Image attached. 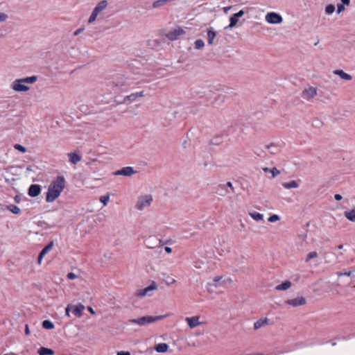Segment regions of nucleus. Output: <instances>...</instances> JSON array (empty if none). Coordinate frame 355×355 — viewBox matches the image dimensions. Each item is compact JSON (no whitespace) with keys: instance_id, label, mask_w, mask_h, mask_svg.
Listing matches in <instances>:
<instances>
[{"instance_id":"nucleus-32","label":"nucleus","mask_w":355,"mask_h":355,"mask_svg":"<svg viewBox=\"0 0 355 355\" xmlns=\"http://www.w3.org/2000/svg\"><path fill=\"white\" fill-rule=\"evenodd\" d=\"M38 79V77L37 76H32L30 77L24 78V83L26 84H33L35 83Z\"/></svg>"},{"instance_id":"nucleus-56","label":"nucleus","mask_w":355,"mask_h":355,"mask_svg":"<svg viewBox=\"0 0 355 355\" xmlns=\"http://www.w3.org/2000/svg\"><path fill=\"white\" fill-rule=\"evenodd\" d=\"M164 250H165V252L167 253H171L172 252V249L170 247H165Z\"/></svg>"},{"instance_id":"nucleus-46","label":"nucleus","mask_w":355,"mask_h":355,"mask_svg":"<svg viewBox=\"0 0 355 355\" xmlns=\"http://www.w3.org/2000/svg\"><path fill=\"white\" fill-rule=\"evenodd\" d=\"M71 304H68L65 309V315L67 316H69V312L71 311Z\"/></svg>"},{"instance_id":"nucleus-23","label":"nucleus","mask_w":355,"mask_h":355,"mask_svg":"<svg viewBox=\"0 0 355 355\" xmlns=\"http://www.w3.org/2000/svg\"><path fill=\"white\" fill-rule=\"evenodd\" d=\"M12 88L15 91L22 92V78L15 80L12 85Z\"/></svg>"},{"instance_id":"nucleus-38","label":"nucleus","mask_w":355,"mask_h":355,"mask_svg":"<svg viewBox=\"0 0 355 355\" xmlns=\"http://www.w3.org/2000/svg\"><path fill=\"white\" fill-rule=\"evenodd\" d=\"M335 10V6L333 4H329L325 8V12L328 15L332 14Z\"/></svg>"},{"instance_id":"nucleus-36","label":"nucleus","mask_w":355,"mask_h":355,"mask_svg":"<svg viewBox=\"0 0 355 355\" xmlns=\"http://www.w3.org/2000/svg\"><path fill=\"white\" fill-rule=\"evenodd\" d=\"M205 46V43L203 42L202 40H197L196 42H195V44H194V47L196 49H202L203 46Z\"/></svg>"},{"instance_id":"nucleus-16","label":"nucleus","mask_w":355,"mask_h":355,"mask_svg":"<svg viewBox=\"0 0 355 355\" xmlns=\"http://www.w3.org/2000/svg\"><path fill=\"white\" fill-rule=\"evenodd\" d=\"M67 155H68L69 162L72 164H76L82 159V156L80 154H78V153H77L76 152L69 153L67 154Z\"/></svg>"},{"instance_id":"nucleus-49","label":"nucleus","mask_w":355,"mask_h":355,"mask_svg":"<svg viewBox=\"0 0 355 355\" xmlns=\"http://www.w3.org/2000/svg\"><path fill=\"white\" fill-rule=\"evenodd\" d=\"M244 15V11L243 10H241L236 13H234V17H241Z\"/></svg>"},{"instance_id":"nucleus-43","label":"nucleus","mask_w":355,"mask_h":355,"mask_svg":"<svg viewBox=\"0 0 355 355\" xmlns=\"http://www.w3.org/2000/svg\"><path fill=\"white\" fill-rule=\"evenodd\" d=\"M279 219V217L278 215H276V214H273L272 216H270L269 218H268V221L270 222V223H274V222H276Z\"/></svg>"},{"instance_id":"nucleus-2","label":"nucleus","mask_w":355,"mask_h":355,"mask_svg":"<svg viewBox=\"0 0 355 355\" xmlns=\"http://www.w3.org/2000/svg\"><path fill=\"white\" fill-rule=\"evenodd\" d=\"M168 315H157V316H143L137 319H130L129 320V323L130 324H136L139 326H145L148 324L153 323L155 322H157L158 320H160L162 319H164L166 318Z\"/></svg>"},{"instance_id":"nucleus-19","label":"nucleus","mask_w":355,"mask_h":355,"mask_svg":"<svg viewBox=\"0 0 355 355\" xmlns=\"http://www.w3.org/2000/svg\"><path fill=\"white\" fill-rule=\"evenodd\" d=\"M144 96V94L143 91L139 92L132 93L128 96H126L124 98V101H134L136 100V98L137 97H142Z\"/></svg>"},{"instance_id":"nucleus-63","label":"nucleus","mask_w":355,"mask_h":355,"mask_svg":"<svg viewBox=\"0 0 355 355\" xmlns=\"http://www.w3.org/2000/svg\"><path fill=\"white\" fill-rule=\"evenodd\" d=\"M343 248V245L340 244L338 246V249L341 250Z\"/></svg>"},{"instance_id":"nucleus-11","label":"nucleus","mask_w":355,"mask_h":355,"mask_svg":"<svg viewBox=\"0 0 355 355\" xmlns=\"http://www.w3.org/2000/svg\"><path fill=\"white\" fill-rule=\"evenodd\" d=\"M317 94V89L315 87H310L307 89H305L302 92V96L306 100H310L313 98Z\"/></svg>"},{"instance_id":"nucleus-24","label":"nucleus","mask_w":355,"mask_h":355,"mask_svg":"<svg viewBox=\"0 0 355 355\" xmlns=\"http://www.w3.org/2000/svg\"><path fill=\"white\" fill-rule=\"evenodd\" d=\"M291 286V283L290 281H285L282 282L281 284L277 285L275 287V289L277 291H286Z\"/></svg>"},{"instance_id":"nucleus-47","label":"nucleus","mask_w":355,"mask_h":355,"mask_svg":"<svg viewBox=\"0 0 355 355\" xmlns=\"http://www.w3.org/2000/svg\"><path fill=\"white\" fill-rule=\"evenodd\" d=\"M77 277V275L76 274H74L73 272H69L67 274V278L69 279H76Z\"/></svg>"},{"instance_id":"nucleus-8","label":"nucleus","mask_w":355,"mask_h":355,"mask_svg":"<svg viewBox=\"0 0 355 355\" xmlns=\"http://www.w3.org/2000/svg\"><path fill=\"white\" fill-rule=\"evenodd\" d=\"M184 34V31L181 28H177L174 30L168 32L166 34V37L168 40L173 41L177 40L178 36Z\"/></svg>"},{"instance_id":"nucleus-59","label":"nucleus","mask_w":355,"mask_h":355,"mask_svg":"<svg viewBox=\"0 0 355 355\" xmlns=\"http://www.w3.org/2000/svg\"><path fill=\"white\" fill-rule=\"evenodd\" d=\"M220 279H221V277H220V276H216V277H215L214 278V282H217L220 281Z\"/></svg>"},{"instance_id":"nucleus-48","label":"nucleus","mask_w":355,"mask_h":355,"mask_svg":"<svg viewBox=\"0 0 355 355\" xmlns=\"http://www.w3.org/2000/svg\"><path fill=\"white\" fill-rule=\"evenodd\" d=\"M225 185V187H227L230 188V189H231L230 192L234 191V187H233L231 182H227Z\"/></svg>"},{"instance_id":"nucleus-55","label":"nucleus","mask_w":355,"mask_h":355,"mask_svg":"<svg viewBox=\"0 0 355 355\" xmlns=\"http://www.w3.org/2000/svg\"><path fill=\"white\" fill-rule=\"evenodd\" d=\"M344 6L343 5H338V12H340L342 10H344Z\"/></svg>"},{"instance_id":"nucleus-7","label":"nucleus","mask_w":355,"mask_h":355,"mask_svg":"<svg viewBox=\"0 0 355 355\" xmlns=\"http://www.w3.org/2000/svg\"><path fill=\"white\" fill-rule=\"evenodd\" d=\"M136 173V171L131 166H125L114 172L116 175L131 176Z\"/></svg>"},{"instance_id":"nucleus-52","label":"nucleus","mask_w":355,"mask_h":355,"mask_svg":"<svg viewBox=\"0 0 355 355\" xmlns=\"http://www.w3.org/2000/svg\"><path fill=\"white\" fill-rule=\"evenodd\" d=\"M117 355H130V354L128 352L121 351L117 352Z\"/></svg>"},{"instance_id":"nucleus-9","label":"nucleus","mask_w":355,"mask_h":355,"mask_svg":"<svg viewBox=\"0 0 355 355\" xmlns=\"http://www.w3.org/2000/svg\"><path fill=\"white\" fill-rule=\"evenodd\" d=\"M199 319L200 316L187 317L185 321L191 329H193L202 324Z\"/></svg>"},{"instance_id":"nucleus-53","label":"nucleus","mask_w":355,"mask_h":355,"mask_svg":"<svg viewBox=\"0 0 355 355\" xmlns=\"http://www.w3.org/2000/svg\"><path fill=\"white\" fill-rule=\"evenodd\" d=\"M15 148L17 149L18 150L22 152V145L21 144H15Z\"/></svg>"},{"instance_id":"nucleus-3","label":"nucleus","mask_w":355,"mask_h":355,"mask_svg":"<svg viewBox=\"0 0 355 355\" xmlns=\"http://www.w3.org/2000/svg\"><path fill=\"white\" fill-rule=\"evenodd\" d=\"M152 200L153 198L150 195L141 196L137 200L136 207L139 210H143L144 208L150 206Z\"/></svg>"},{"instance_id":"nucleus-50","label":"nucleus","mask_w":355,"mask_h":355,"mask_svg":"<svg viewBox=\"0 0 355 355\" xmlns=\"http://www.w3.org/2000/svg\"><path fill=\"white\" fill-rule=\"evenodd\" d=\"M225 96L224 95H218V101L220 103H223L225 101Z\"/></svg>"},{"instance_id":"nucleus-58","label":"nucleus","mask_w":355,"mask_h":355,"mask_svg":"<svg viewBox=\"0 0 355 355\" xmlns=\"http://www.w3.org/2000/svg\"><path fill=\"white\" fill-rule=\"evenodd\" d=\"M341 2L343 3V4L347 6L349 4L350 0H341Z\"/></svg>"},{"instance_id":"nucleus-45","label":"nucleus","mask_w":355,"mask_h":355,"mask_svg":"<svg viewBox=\"0 0 355 355\" xmlns=\"http://www.w3.org/2000/svg\"><path fill=\"white\" fill-rule=\"evenodd\" d=\"M8 15L3 12H0V22L4 21L7 19Z\"/></svg>"},{"instance_id":"nucleus-28","label":"nucleus","mask_w":355,"mask_h":355,"mask_svg":"<svg viewBox=\"0 0 355 355\" xmlns=\"http://www.w3.org/2000/svg\"><path fill=\"white\" fill-rule=\"evenodd\" d=\"M38 354L39 355H53L54 354V351L51 349L42 347L39 349Z\"/></svg>"},{"instance_id":"nucleus-15","label":"nucleus","mask_w":355,"mask_h":355,"mask_svg":"<svg viewBox=\"0 0 355 355\" xmlns=\"http://www.w3.org/2000/svg\"><path fill=\"white\" fill-rule=\"evenodd\" d=\"M85 309V306L81 304L78 305L74 306L71 305V312L72 313L78 318H80L82 315L83 311Z\"/></svg>"},{"instance_id":"nucleus-64","label":"nucleus","mask_w":355,"mask_h":355,"mask_svg":"<svg viewBox=\"0 0 355 355\" xmlns=\"http://www.w3.org/2000/svg\"><path fill=\"white\" fill-rule=\"evenodd\" d=\"M4 355H17V354H15L14 353H9V354H6Z\"/></svg>"},{"instance_id":"nucleus-20","label":"nucleus","mask_w":355,"mask_h":355,"mask_svg":"<svg viewBox=\"0 0 355 355\" xmlns=\"http://www.w3.org/2000/svg\"><path fill=\"white\" fill-rule=\"evenodd\" d=\"M216 36V33L214 31L213 28H210L207 31V42L209 45L214 44V40Z\"/></svg>"},{"instance_id":"nucleus-26","label":"nucleus","mask_w":355,"mask_h":355,"mask_svg":"<svg viewBox=\"0 0 355 355\" xmlns=\"http://www.w3.org/2000/svg\"><path fill=\"white\" fill-rule=\"evenodd\" d=\"M216 193L221 196H224L226 194L230 193V191L226 189L225 185L220 184L216 189Z\"/></svg>"},{"instance_id":"nucleus-41","label":"nucleus","mask_w":355,"mask_h":355,"mask_svg":"<svg viewBox=\"0 0 355 355\" xmlns=\"http://www.w3.org/2000/svg\"><path fill=\"white\" fill-rule=\"evenodd\" d=\"M35 169H37V167L34 165L27 166L26 168V175L31 176L30 173L35 172Z\"/></svg>"},{"instance_id":"nucleus-12","label":"nucleus","mask_w":355,"mask_h":355,"mask_svg":"<svg viewBox=\"0 0 355 355\" xmlns=\"http://www.w3.org/2000/svg\"><path fill=\"white\" fill-rule=\"evenodd\" d=\"M53 246V242L51 241L42 250V251L40 252V254L37 258V263L39 264L41 263V261H42L43 257L45 256V254H46L52 249Z\"/></svg>"},{"instance_id":"nucleus-39","label":"nucleus","mask_w":355,"mask_h":355,"mask_svg":"<svg viewBox=\"0 0 355 355\" xmlns=\"http://www.w3.org/2000/svg\"><path fill=\"white\" fill-rule=\"evenodd\" d=\"M205 262L202 260H196L193 261V266L196 268L200 269L202 268Z\"/></svg>"},{"instance_id":"nucleus-6","label":"nucleus","mask_w":355,"mask_h":355,"mask_svg":"<svg viewBox=\"0 0 355 355\" xmlns=\"http://www.w3.org/2000/svg\"><path fill=\"white\" fill-rule=\"evenodd\" d=\"M155 289H157V285L155 282H153L152 284L147 286L146 288L138 290L136 293V295L140 297H143L146 295H150L149 292H151Z\"/></svg>"},{"instance_id":"nucleus-33","label":"nucleus","mask_w":355,"mask_h":355,"mask_svg":"<svg viewBox=\"0 0 355 355\" xmlns=\"http://www.w3.org/2000/svg\"><path fill=\"white\" fill-rule=\"evenodd\" d=\"M250 216L256 221H260L263 220V215L259 212H250Z\"/></svg>"},{"instance_id":"nucleus-44","label":"nucleus","mask_w":355,"mask_h":355,"mask_svg":"<svg viewBox=\"0 0 355 355\" xmlns=\"http://www.w3.org/2000/svg\"><path fill=\"white\" fill-rule=\"evenodd\" d=\"M336 275L338 276V277H341V276H343V275H346V276H350L352 275V271H348V272H336Z\"/></svg>"},{"instance_id":"nucleus-42","label":"nucleus","mask_w":355,"mask_h":355,"mask_svg":"<svg viewBox=\"0 0 355 355\" xmlns=\"http://www.w3.org/2000/svg\"><path fill=\"white\" fill-rule=\"evenodd\" d=\"M110 200L109 195L103 196L100 198V201L103 204V205H106Z\"/></svg>"},{"instance_id":"nucleus-30","label":"nucleus","mask_w":355,"mask_h":355,"mask_svg":"<svg viewBox=\"0 0 355 355\" xmlns=\"http://www.w3.org/2000/svg\"><path fill=\"white\" fill-rule=\"evenodd\" d=\"M345 216L349 220L355 222V209L345 211Z\"/></svg>"},{"instance_id":"nucleus-62","label":"nucleus","mask_w":355,"mask_h":355,"mask_svg":"<svg viewBox=\"0 0 355 355\" xmlns=\"http://www.w3.org/2000/svg\"><path fill=\"white\" fill-rule=\"evenodd\" d=\"M25 333H26V334H29V329H28V325H26V327H25Z\"/></svg>"},{"instance_id":"nucleus-29","label":"nucleus","mask_w":355,"mask_h":355,"mask_svg":"<svg viewBox=\"0 0 355 355\" xmlns=\"http://www.w3.org/2000/svg\"><path fill=\"white\" fill-rule=\"evenodd\" d=\"M168 348V346L166 343H159L155 347V349L157 352L163 353L166 352Z\"/></svg>"},{"instance_id":"nucleus-37","label":"nucleus","mask_w":355,"mask_h":355,"mask_svg":"<svg viewBox=\"0 0 355 355\" xmlns=\"http://www.w3.org/2000/svg\"><path fill=\"white\" fill-rule=\"evenodd\" d=\"M98 15V14L94 10H93L91 15L89 17L88 22L89 24L93 23L96 19Z\"/></svg>"},{"instance_id":"nucleus-54","label":"nucleus","mask_w":355,"mask_h":355,"mask_svg":"<svg viewBox=\"0 0 355 355\" xmlns=\"http://www.w3.org/2000/svg\"><path fill=\"white\" fill-rule=\"evenodd\" d=\"M334 198L336 200H340L342 199V196L340 194H336L334 196Z\"/></svg>"},{"instance_id":"nucleus-18","label":"nucleus","mask_w":355,"mask_h":355,"mask_svg":"<svg viewBox=\"0 0 355 355\" xmlns=\"http://www.w3.org/2000/svg\"><path fill=\"white\" fill-rule=\"evenodd\" d=\"M265 150H267L271 155H276L279 153V149L277 146L274 144H270L264 146Z\"/></svg>"},{"instance_id":"nucleus-13","label":"nucleus","mask_w":355,"mask_h":355,"mask_svg":"<svg viewBox=\"0 0 355 355\" xmlns=\"http://www.w3.org/2000/svg\"><path fill=\"white\" fill-rule=\"evenodd\" d=\"M113 86L121 88L124 86L128 85V84L126 82V78L123 76H119L116 77L112 82Z\"/></svg>"},{"instance_id":"nucleus-27","label":"nucleus","mask_w":355,"mask_h":355,"mask_svg":"<svg viewBox=\"0 0 355 355\" xmlns=\"http://www.w3.org/2000/svg\"><path fill=\"white\" fill-rule=\"evenodd\" d=\"M282 186L286 189H290L293 188H297L299 187V184L297 183V181L292 180L288 182H284L282 184Z\"/></svg>"},{"instance_id":"nucleus-51","label":"nucleus","mask_w":355,"mask_h":355,"mask_svg":"<svg viewBox=\"0 0 355 355\" xmlns=\"http://www.w3.org/2000/svg\"><path fill=\"white\" fill-rule=\"evenodd\" d=\"M83 30H84V29H83V28H78V29H77V30L74 32L73 35L76 36V35H79L80 33H82V31H83Z\"/></svg>"},{"instance_id":"nucleus-25","label":"nucleus","mask_w":355,"mask_h":355,"mask_svg":"<svg viewBox=\"0 0 355 355\" xmlns=\"http://www.w3.org/2000/svg\"><path fill=\"white\" fill-rule=\"evenodd\" d=\"M262 170L265 172V173H270L271 175H272V178H275L277 175H278L279 173H280V171L275 167L272 168H269L268 167H263L262 168Z\"/></svg>"},{"instance_id":"nucleus-57","label":"nucleus","mask_w":355,"mask_h":355,"mask_svg":"<svg viewBox=\"0 0 355 355\" xmlns=\"http://www.w3.org/2000/svg\"><path fill=\"white\" fill-rule=\"evenodd\" d=\"M231 8H232V6L224 7L223 11L225 13H227Z\"/></svg>"},{"instance_id":"nucleus-10","label":"nucleus","mask_w":355,"mask_h":355,"mask_svg":"<svg viewBox=\"0 0 355 355\" xmlns=\"http://www.w3.org/2000/svg\"><path fill=\"white\" fill-rule=\"evenodd\" d=\"M306 302V300L303 297H297L296 298L288 300L286 301V304L291 305L294 307L304 305Z\"/></svg>"},{"instance_id":"nucleus-31","label":"nucleus","mask_w":355,"mask_h":355,"mask_svg":"<svg viewBox=\"0 0 355 355\" xmlns=\"http://www.w3.org/2000/svg\"><path fill=\"white\" fill-rule=\"evenodd\" d=\"M238 20H239V17H234V14L232 16L230 17V24L227 27H226V28H232L234 27L236 25Z\"/></svg>"},{"instance_id":"nucleus-17","label":"nucleus","mask_w":355,"mask_h":355,"mask_svg":"<svg viewBox=\"0 0 355 355\" xmlns=\"http://www.w3.org/2000/svg\"><path fill=\"white\" fill-rule=\"evenodd\" d=\"M107 5L108 2L107 0H102L96 4L94 10L99 15L107 7Z\"/></svg>"},{"instance_id":"nucleus-1","label":"nucleus","mask_w":355,"mask_h":355,"mask_svg":"<svg viewBox=\"0 0 355 355\" xmlns=\"http://www.w3.org/2000/svg\"><path fill=\"white\" fill-rule=\"evenodd\" d=\"M65 184L66 181L64 176H58L56 179L52 181L49 186L46 196V201L48 202H52L58 198L64 189Z\"/></svg>"},{"instance_id":"nucleus-21","label":"nucleus","mask_w":355,"mask_h":355,"mask_svg":"<svg viewBox=\"0 0 355 355\" xmlns=\"http://www.w3.org/2000/svg\"><path fill=\"white\" fill-rule=\"evenodd\" d=\"M334 73L338 76H339L341 78L346 80H351L352 79V77L351 75L345 73L343 70H335Z\"/></svg>"},{"instance_id":"nucleus-4","label":"nucleus","mask_w":355,"mask_h":355,"mask_svg":"<svg viewBox=\"0 0 355 355\" xmlns=\"http://www.w3.org/2000/svg\"><path fill=\"white\" fill-rule=\"evenodd\" d=\"M265 19L268 23L272 24H280L283 21L282 17L279 14L274 12L267 13Z\"/></svg>"},{"instance_id":"nucleus-61","label":"nucleus","mask_w":355,"mask_h":355,"mask_svg":"<svg viewBox=\"0 0 355 355\" xmlns=\"http://www.w3.org/2000/svg\"><path fill=\"white\" fill-rule=\"evenodd\" d=\"M29 87L24 84L23 90L24 92L28 91Z\"/></svg>"},{"instance_id":"nucleus-35","label":"nucleus","mask_w":355,"mask_h":355,"mask_svg":"<svg viewBox=\"0 0 355 355\" xmlns=\"http://www.w3.org/2000/svg\"><path fill=\"white\" fill-rule=\"evenodd\" d=\"M7 208L9 211H10L12 213L17 214L20 213V209L17 206L15 205H10L7 206Z\"/></svg>"},{"instance_id":"nucleus-14","label":"nucleus","mask_w":355,"mask_h":355,"mask_svg":"<svg viewBox=\"0 0 355 355\" xmlns=\"http://www.w3.org/2000/svg\"><path fill=\"white\" fill-rule=\"evenodd\" d=\"M40 192L41 187L39 184H31L28 189V193L31 197H36Z\"/></svg>"},{"instance_id":"nucleus-5","label":"nucleus","mask_w":355,"mask_h":355,"mask_svg":"<svg viewBox=\"0 0 355 355\" xmlns=\"http://www.w3.org/2000/svg\"><path fill=\"white\" fill-rule=\"evenodd\" d=\"M144 243L148 248H154L161 245V240L154 236L148 237L145 241Z\"/></svg>"},{"instance_id":"nucleus-40","label":"nucleus","mask_w":355,"mask_h":355,"mask_svg":"<svg viewBox=\"0 0 355 355\" xmlns=\"http://www.w3.org/2000/svg\"><path fill=\"white\" fill-rule=\"evenodd\" d=\"M318 257V253L315 251L311 252L307 254L306 262L309 261L311 259Z\"/></svg>"},{"instance_id":"nucleus-60","label":"nucleus","mask_w":355,"mask_h":355,"mask_svg":"<svg viewBox=\"0 0 355 355\" xmlns=\"http://www.w3.org/2000/svg\"><path fill=\"white\" fill-rule=\"evenodd\" d=\"M15 200L16 202H19L20 197L19 196H16L15 198Z\"/></svg>"},{"instance_id":"nucleus-34","label":"nucleus","mask_w":355,"mask_h":355,"mask_svg":"<svg viewBox=\"0 0 355 355\" xmlns=\"http://www.w3.org/2000/svg\"><path fill=\"white\" fill-rule=\"evenodd\" d=\"M42 327L46 329H52L54 328V324L51 321L45 320L42 322Z\"/></svg>"},{"instance_id":"nucleus-22","label":"nucleus","mask_w":355,"mask_h":355,"mask_svg":"<svg viewBox=\"0 0 355 355\" xmlns=\"http://www.w3.org/2000/svg\"><path fill=\"white\" fill-rule=\"evenodd\" d=\"M268 322V320L267 318H261L254 323V329L257 330L263 327V325L267 324Z\"/></svg>"}]
</instances>
